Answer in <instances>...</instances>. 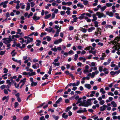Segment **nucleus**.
I'll return each instance as SVG.
<instances>
[{
    "instance_id": "9b49d317",
    "label": "nucleus",
    "mask_w": 120,
    "mask_h": 120,
    "mask_svg": "<svg viewBox=\"0 0 120 120\" xmlns=\"http://www.w3.org/2000/svg\"><path fill=\"white\" fill-rule=\"evenodd\" d=\"M36 65H38V68L39 67V65L38 64V63H35L32 66V67L34 69H37V66Z\"/></svg>"
},
{
    "instance_id": "a878e982",
    "label": "nucleus",
    "mask_w": 120,
    "mask_h": 120,
    "mask_svg": "<svg viewBox=\"0 0 120 120\" xmlns=\"http://www.w3.org/2000/svg\"><path fill=\"white\" fill-rule=\"evenodd\" d=\"M52 64H53L55 66H59L60 64V63L59 62H58L57 63H55L54 62H52Z\"/></svg>"
},
{
    "instance_id": "bf43d9fd",
    "label": "nucleus",
    "mask_w": 120,
    "mask_h": 120,
    "mask_svg": "<svg viewBox=\"0 0 120 120\" xmlns=\"http://www.w3.org/2000/svg\"><path fill=\"white\" fill-rule=\"evenodd\" d=\"M6 44L7 45V47H8V48H7L6 49L7 50H8L10 48V46H11V44H10V43Z\"/></svg>"
},
{
    "instance_id": "4468645a",
    "label": "nucleus",
    "mask_w": 120,
    "mask_h": 120,
    "mask_svg": "<svg viewBox=\"0 0 120 120\" xmlns=\"http://www.w3.org/2000/svg\"><path fill=\"white\" fill-rule=\"evenodd\" d=\"M30 8V4L29 3H27V6L26 8V11H28L29 10Z\"/></svg>"
},
{
    "instance_id": "72a5a7b5",
    "label": "nucleus",
    "mask_w": 120,
    "mask_h": 120,
    "mask_svg": "<svg viewBox=\"0 0 120 120\" xmlns=\"http://www.w3.org/2000/svg\"><path fill=\"white\" fill-rule=\"evenodd\" d=\"M55 47L52 48L51 50L54 52H56L57 51V49L56 48V46H55Z\"/></svg>"
},
{
    "instance_id": "c85d7f7f",
    "label": "nucleus",
    "mask_w": 120,
    "mask_h": 120,
    "mask_svg": "<svg viewBox=\"0 0 120 120\" xmlns=\"http://www.w3.org/2000/svg\"><path fill=\"white\" fill-rule=\"evenodd\" d=\"M78 7H79L80 8H83L84 7V6L83 5L81 4L80 3L78 4H77Z\"/></svg>"
},
{
    "instance_id": "5fc2aeb1",
    "label": "nucleus",
    "mask_w": 120,
    "mask_h": 120,
    "mask_svg": "<svg viewBox=\"0 0 120 120\" xmlns=\"http://www.w3.org/2000/svg\"><path fill=\"white\" fill-rule=\"evenodd\" d=\"M104 101L103 100L100 101L99 102V103L101 105H102L103 104H104Z\"/></svg>"
},
{
    "instance_id": "864d4df0",
    "label": "nucleus",
    "mask_w": 120,
    "mask_h": 120,
    "mask_svg": "<svg viewBox=\"0 0 120 120\" xmlns=\"http://www.w3.org/2000/svg\"><path fill=\"white\" fill-rule=\"evenodd\" d=\"M47 34L46 33H41L40 37H43V35H46Z\"/></svg>"
},
{
    "instance_id": "de8ad7c7",
    "label": "nucleus",
    "mask_w": 120,
    "mask_h": 120,
    "mask_svg": "<svg viewBox=\"0 0 120 120\" xmlns=\"http://www.w3.org/2000/svg\"><path fill=\"white\" fill-rule=\"evenodd\" d=\"M81 30L84 33H86V30L85 28H82Z\"/></svg>"
},
{
    "instance_id": "20e7f679",
    "label": "nucleus",
    "mask_w": 120,
    "mask_h": 120,
    "mask_svg": "<svg viewBox=\"0 0 120 120\" xmlns=\"http://www.w3.org/2000/svg\"><path fill=\"white\" fill-rule=\"evenodd\" d=\"M110 74L111 75L114 76L116 74L117 75H118L119 73L118 71H111L110 72Z\"/></svg>"
},
{
    "instance_id": "b1692460",
    "label": "nucleus",
    "mask_w": 120,
    "mask_h": 120,
    "mask_svg": "<svg viewBox=\"0 0 120 120\" xmlns=\"http://www.w3.org/2000/svg\"><path fill=\"white\" fill-rule=\"evenodd\" d=\"M100 92L103 94L105 93V91L104 90V89L103 88H101L100 90Z\"/></svg>"
},
{
    "instance_id": "a18cd8bd",
    "label": "nucleus",
    "mask_w": 120,
    "mask_h": 120,
    "mask_svg": "<svg viewBox=\"0 0 120 120\" xmlns=\"http://www.w3.org/2000/svg\"><path fill=\"white\" fill-rule=\"evenodd\" d=\"M5 51H1L0 52V55H3L4 53H5Z\"/></svg>"
},
{
    "instance_id": "e433bc0d",
    "label": "nucleus",
    "mask_w": 120,
    "mask_h": 120,
    "mask_svg": "<svg viewBox=\"0 0 120 120\" xmlns=\"http://www.w3.org/2000/svg\"><path fill=\"white\" fill-rule=\"evenodd\" d=\"M95 92L94 91H92L91 92V94H90V96L91 97L94 96V94L95 93Z\"/></svg>"
},
{
    "instance_id": "37998d69",
    "label": "nucleus",
    "mask_w": 120,
    "mask_h": 120,
    "mask_svg": "<svg viewBox=\"0 0 120 120\" xmlns=\"http://www.w3.org/2000/svg\"><path fill=\"white\" fill-rule=\"evenodd\" d=\"M4 71V73H7L8 71V70L6 68H4L3 69Z\"/></svg>"
},
{
    "instance_id": "412c9836",
    "label": "nucleus",
    "mask_w": 120,
    "mask_h": 120,
    "mask_svg": "<svg viewBox=\"0 0 120 120\" xmlns=\"http://www.w3.org/2000/svg\"><path fill=\"white\" fill-rule=\"evenodd\" d=\"M85 86L86 88L88 89H90L91 88V86L90 84H86L85 85Z\"/></svg>"
},
{
    "instance_id": "f03ea898",
    "label": "nucleus",
    "mask_w": 120,
    "mask_h": 120,
    "mask_svg": "<svg viewBox=\"0 0 120 120\" xmlns=\"http://www.w3.org/2000/svg\"><path fill=\"white\" fill-rule=\"evenodd\" d=\"M3 40L4 41V43L6 44L9 43L11 41L8 38H4Z\"/></svg>"
},
{
    "instance_id": "4c0bfd02",
    "label": "nucleus",
    "mask_w": 120,
    "mask_h": 120,
    "mask_svg": "<svg viewBox=\"0 0 120 120\" xmlns=\"http://www.w3.org/2000/svg\"><path fill=\"white\" fill-rule=\"evenodd\" d=\"M51 15V14H49V15H46L45 17V18L46 19H47L50 17Z\"/></svg>"
},
{
    "instance_id": "c03bdc74",
    "label": "nucleus",
    "mask_w": 120,
    "mask_h": 120,
    "mask_svg": "<svg viewBox=\"0 0 120 120\" xmlns=\"http://www.w3.org/2000/svg\"><path fill=\"white\" fill-rule=\"evenodd\" d=\"M6 87V86L5 85H3L0 86V88L1 89L3 90Z\"/></svg>"
},
{
    "instance_id": "9d476101",
    "label": "nucleus",
    "mask_w": 120,
    "mask_h": 120,
    "mask_svg": "<svg viewBox=\"0 0 120 120\" xmlns=\"http://www.w3.org/2000/svg\"><path fill=\"white\" fill-rule=\"evenodd\" d=\"M68 115L66 114L65 112L63 113L62 115V117L65 119H67L68 118Z\"/></svg>"
},
{
    "instance_id": "3c124183",
    "label": "nucleus",
    "mask_w": 120,
    "mask_h": 120,
    "mask_svg": "<svg viewBox=\"0 0 120 120\" xmlns=\"http://www.w3.org/2000/svg\"><path fill=\"white\" fill-rule=\"evenodd\" d=\"M19 104L17 102H15V108H16L17 106L19 105Z\"/></svg>"
},
{
    "instance_id": "603ef678",
    "label": "nucleus",
    "mask_w": 120,
    "mask_h": 120,
    "mask_svg": "<svg viewBox=\"0 0 120 120\" xmlns=\"http://www.w3.org/2000/svg\"><path fill=\"white\" fill-rule=\"evenodd\" d=\"M46 38L47 39V41H49L51 40V38L49 36H46Z\"/></svg>"
},
{
    "instance_id": "5701e85b",
    "label": "nucleus",
    "mask_w": 120,
    "mask_h": 120,
    "mask_svg": "<svg viewBox=\"0 0 120 120\" xmlns=\"http://www.w3.org/2000/svg\"><path fill=\"white\" fill-rule=\"evenodd\" d=\"M2 5H3V7L4 8H5L7 7V5L3 3V2L1 3L0 4V6Z\"/></svg>"
},
{
    "instance_id": "ddd939ff",
    "label": "nucleus",
    "mask_w": 120,
    "mask_h": 120,
    "mask_svg": "<svg viewBox=\"0 0 120 120\" xmlns=\"http://www.w3.org/2000/svg\"><path fill=\"white\" fill-rule=\"evenodd\" d=\"M12 59L14 61L18 63H19V64L21 65V61L20 60L18 61L17 60H15L14 58H12Z\"/></svg>"
},
{
    "instance_id": "680f3d73",
    "label": "nucleus",
    "mask_w": 120,
    "mask_h": 120,
    "mask_svg": "<svg viewBox=\"0 0 120 120\" xmlns=\"http://www.w3.org/2000/svg\"><path fill=\"white\" fill-rule=\"evenodd\" d=\"M72 2H67V4L68 6H70L72 5Z\"/></svg>"
},
{
    "instance_id": "09e8293b",
    "label": "nucleus",
    "mask_w": 120,
    "mask_h": 120,
    "mask_svg": "<svg viewBox=\"0 0 120 120\" xmlns=\"http://www.w3.org/2000/svg\"><path fill=\"white\" fill-rule=\"evenodd\" d=\"M103 66H100L99 67V71L100 72H101L103 70Z\"/></svg>"
},
{
    "instance_id": "f3484780",
    "label": "nucleus",
    "mask_w": 120,
    "mask_h": 120,
    "mask_svg": "<svg viewBox=\"0 0 120 120\" xmlns=\"http://www.w3.org/2000/svg\"><path fill=\"white\" fill-rule=\"evenodd\" d=\"M95 29V27H91L88 29V31L89 32H91Z\"/></svg>"
},
{
    "instance_id": "338daca9",
    "label": "nucleus",
    "mask_w": 120,
    "mask_h": 120,
    "mask_svg": "<svg viewBox=\"0 0 120 120\" xmlns=\"http://www.w3.org/2000/svg\"><path fill=\"white\" fill-rule=\"evenodd\" d=\"M59 43L58 42V40H56L54 42V44H59Z\"/></svg>"
},
{
    "instance_id": "0eeeda50",
    "label": "nucleus",
    "mask_w": 120,
    "mask_h": 120,
    "mask_svg": "<svg viewBox=\"0 0 120 120\" xmlns=\"http://www.w3.org/2000/svg\"><path fill=\"white\" fill-rule=\"evenodd\" d=\"M106 14L109 15L110 17H112L113 15V14L112 12H109V11H107L106 12Z\"/></svg>"
},
{
    "instance_id": "6e6552de",
    "label": "nucleus",
    "mask_w": 120,
    "mask_h": 120,
    "mask_svg": "<svg viewBox=\"0 0 120 120\" xmlns=\"http://www.w3.org/2000/svg\"><path fill=\"white\" fill-rule=\"evenodd\" d=\"M33 40V39L32 38L28 37L27 38V41L26 42V44H27L31 42Z\"/></svg>"
},
{
    "instance_id": "052dcab7",
    "label": "nucleus",
    "mask_w": 120,
    "mask_h": 120,
    "mask_svg": "<svg viewBox=\"0 0 120 120\" xmlns=\"http://www.w3.org/2000/svg\"><path fill=\"white\" fill-rule=\"evenodd\" d=\"M4 93L6 94H7L8 93L7 90L6 89H4Z\"/></svg>"
},
{
    "instance_id": "f8f14e48",
    "label": "nucleus",
    "mask_w": 120,
    "mask_h": 120,
    "mask_svg": "<svg viewBox=\"0 0 120 120\" xmlns=\"http://www.w3.org/2000/svg\"><path fill=\"white\" fill-rule=\"evenodd\" d=\"M9 98V96H4L2 98V100L4 101L5 99H6V102H7Z\"/></svg>"
},
{
    "instance_id": "6e6d98bb",
    "label": "nucleus",
    "mask_w": 120,
    "mask_h": 120,
    "mask_svg": "<svg viewBox=\"0 0 120 120\" xmlns=\"http://www.w3.org/2000/svg\"><path fill=\"white\" fill-rule=\"evenodd\" d=\"M90 47H91V46H89L88 47H86V48H85L84 49L85 50H89L90 49Z\"/></svg>"
},
{
    "instance_id": "49530a36",
    "label": "nucleus",
    "mask_w": 120,
    "mask_h": 120,
    "mask_svg": "<svg viewBox=\"0 0 120 120\" xmlns=\"http://www.w3.org/2000/svg\"><path fill=\"white\" fill-rule=\"evenodd\" d=\"M108 94V95H111L112 96H113L114 95V94L111 92H109Z\"/></svg>"
},
{
    "instance_id": "1a4fd4ad",
    "label": "nucleus",
    "mask_w": 120,
    "mask_h": 120,
    "mask_svg": "<svg viewBox=\"0 0 120 120\" xmlns=\"http://www.w3.org/2000/svg\"><path fill=\"white\" fill-rule=\"evenodd\" d=\"M86 13H85L81 14L80 16L78 18L80 19H83L84 17V15H85Z\"/></svg>"
},
{
    "instance_id": "cd10ccee",
    "label": "nucleus",
    "mask_w": 120,
    "mask_h": 120,
    "mask_svg": "<svg viewBox=\"0 0 120 120\" xmlns=\"http://www.w3.org/2000/svg\"><path fill=\"white\" fill-rule=\"evenodd\" d=\"M72 106H71L68 107L66 109V110L65 111L66 112H67L68 111L70 110V109L71 108Z\"/></svg>"
},
{
    "instance_id": "79ce46f5",
    "label": "nucleus",
    "mask_w": 120,
    "mask_h": 120,
    "mask_svg": "<svg viewBox=\"0 0 120 120\" xmlns=\"http://www.w3.org/2000/svg\"><path fill=\"white\" fill-rule=\"evenodd\" d=\"M94 26L96 27H98V22L97 21H95L94 22Z\"/></svg>"
},
{
    "instance_id": "c756f323",
    "label": "nucleus",
    "mask_w": 120,
    "mask_h": 120,
    "mask_svg": "<svg viewBox=\"0 0 120 120\" xmlns=\"http://www.w3.org/2000/svg\"><path fill=\"white\" fill-rule=\"evenodd\" d=\"M19 40L20 41V42L22 44L24 42V39L22 38H19Z\"/></svg>"
},
{
    "instance_id": "393cba45",
    "label": "nucleus",
    "mask_w": 120,
    "mask_h": 120,
    "mask_svg": "<svg viewBox=\"0 0 120 120\" xmlns=\"http://www.w3.org/2000/svg\"><path fill=\"white\" fill-rule=\"evenodd\" d=\"M106 6H105L103 7H101V11L102 12L106 8Z\"/></svg>"
},
{
    "instance_id": "6ab92c4d",
    "label": "nucleus",
    "mask_w": 120,
    "mask_h": 120,
    "mask_svg": "<svg viewBox=\"0 0 120 120\" xmlns=\"http://www.w3.org/2000/svg\"><path fill=\"white\" fill-rule=\"evenodd\" d=\"M21 30L20 29H19L17 30V34H19L20 35H21L22 34H23V33H22L20 32L21 31Z\"/></svg>"
},
{
    "instance_id": "a211bd4d",
    "label": "nucleus",
    "mask_w": 120,
    "mask_h": 120,
    "mask_svg": "<svg viewBox=\"0 0 120 120\" xmlns=\"http://www.w3.org/2000/svg\"><path fill=\"white\" fill-rule=\"evenodd\" d=\"M100 30H101V29L98 27L97 28V31H96L95 32L94 35L97 36V35L99 33L98 32H99Z\"/></svg>"
},
{
    "instance_id": "2f4dec72",
    "label": "nucleus",
    "mask_w": 120,
    "mask_h": 120,
    "mask_svg": "<svg viewBox=\"0 0 120 120\" xmlns=\"http://www.w3.org/2000/svg\"><path fill=\"white\" fill-rule=\"evenodd\" d=\"M112 4L110 3H107L106 4V6L107 7H110L112 6Z\"/></svg>"
},
{
    "instance_id": "0e129e2a",
    "label": "nucleus",
    "mask_w": 120,
    "mask_h": 120,
    "mask_svg": "<svg viewBox=\"0 0 120 120\" xmlns=\"http://www.w3.org/2000/svg\"><path fill=\"white\" fill-rule=\"evenodd\" d=\"M10 16L9 13L8 12H7L6 14V16L7 18L9 17Z\"/></svg>"
},
{
    "instance_id": "2eb2a0df",
    "label": "nucleus",
    "mask_w": 120,
    "mask_h": 120,
    "mask_svg": "<svg viewBox=\"0 0 120 120\" xmlns=\"http://www.w3.org/2000/svg\"><path fill=\"white\" fill-rule=\"evenodd\" d=\"M108 69H107L106 68H105L103 70V71L105 72V73L106 74H108L109 73V72L108 71Z\"/></svg>"
},
{
    "instance_id": "58836bf2",
    "label": "nucleus",
    "mask_w": 120,
    "mask_h": 120,
    "mask_svg": "<svg viewBox=\"0 0 120 120\" xmlns=\"http://www.w3.org/2000/svg\"><path fill=\"white\" fill-rule=\"evenodd\" d=\"M84 4L85 5H87L88 4V1L87 0H84L83 1Z\"/></svg>"
},
{
    "instance_id": "f257e3e1",
    "label": "nucleus",
    "mask_w": 120,
    "mask_h": 120,
    "mask_svg": "<svg viewBox=\"0 0 120 120\" xmlns=\"http://www.w3.org/2000/svg\"><path fill=\"white\" fill-rule=\"evenodd\" d=\"M96 14V15L98 16V17L99 18H101L103 17H105L106 16L104 15L103 13H101L100 12H97Z\"/></svg>"
},
{
    "instance_id": "8fccbe9b",
    "label": "nucleus",
    "mask_w": 120,
    "mask_h": 120,
    "mask_svg": "<svg viewBox=\"0 0 120 120\" xmlns=\"http://www.w3.org/2000/svg\"><path fill=\"white\" fill-rule=\"evenodd\" d=\"M77 112L78 113H83V110L80 109L77 111Z\"/></svg>"
},
{
    "instance_id": "ea45409f",
    "label": "nucleus",
    "mask_w": 120,
    "mask_h": 120,
    "mask_svg": "<svg viewBox=\"0 0 120 120\" xmlns=\"http://www.w3.org/2000/svg\"><path fill=\"white\" fill-rule=\"evenodd\" d=\"M111 28V29H112L113 28L112 26L111 25H109L105 27V28L106 29H108V28Z\"/></svg>"
},
{
    "instance_id": "f704fd0d",
    "label": "nucleus",
    "mask_w": 120,
    "mask_h": 120,
    "mask_svg": "<svg viewBox=\"0 0 120 120\" xmlns=\"http://www.w3.org/2000/svg\"><path fill=\"white\" fill-rule=\"evenodd\" d=\"M6 83L7 84H8L11 85L12 82H10V81L9 80H6Z\"/></svg>"
},
{
    "instance_id": "423d86ee",
    "label": "nucleus",
    "mask_w": 120,
    "mask_h": 120,
    "mask_svg": "<svg viewBox=\"0 0 120 120\" xmlns=\"http://www.w3.org/2000/svg\"><path fill=\"white\" fill-rule=\"evenodd\" d=\"M85 100H84L83 101V102H82L83 104V106L85 107H87L89 105V103L88 101H86L84 102V101Z\"/></svg>"
},
{
    "instance_id": "7c9ffc66",
    "label": "nucleus",
    "mask_w": 120,
    "mask_h": 120,
    "mask_svg": "<svg viewBox=\"0 0 120 120\" xmlns=\"http://www.w3.org/2000/svg\"><path fill=\"white\" fill-rule=\"evenodd\" d=\"M52 28H51L50 29L48 28H46L45 29V31H48L50 33L52 32Z\"/></svg>"
},
{
    "instance_id": "4be33fe9",
    "label": "nucleus",
    "mask_w": 120,
    "mask_h": 120,
    "mask_svg": "<svg viewBox=\"0 0 120 120\" xmlns=\"http://www.w3.org/2000/svg\"><path fill=\"white\" fill-rule=\"evenodd\" d=\"M37 84V82H32L31 84V86H36Z\"/></svg>"
},
{
    "instance_id": "39448f33",
    "label": "nucleus",
    "mask_w": 120,
    "mask_h": 120,
    "mask_svg": "<svg viewBox=\"0 0 120 120\" xmlns=\"http://www.w3.org/2000/svg\"><path fill=\"white\" fill-rule=\"evenodd\" d=\"M96 14H94L92 15L93 19L92 20V22L95 21L97 20V18L96 16Z\"/></svg>"
},
{
    "instance_id": "aec40b11",
    "label": "nucleus",
    "mask_w": 120,
    "mask_h": 120,
    "mask_svg": "<svg viewBox=\"0 0 120 120\" xmlns=\"http://www.w3.org/2000/svg\"><path fill=\"white\" fill-rule=\"evenodd\" d=\"M111 104L113 105V106L114 107H116L117 105L114 101H112L111 102Z\"/></svg>"
},
{
    "instance_id": "69168bd1",
    "label": "nucleus",
    "mask_w": 120,
    "mask_h": 120,
    "mask_svg": "<svg viewBox=\"0 0 120 120\" xmlns=\"http://www.w3.org/2000/svg\"><path fill=\"white\" fill-rule=\"evenodd\" d=\"M31 4V7H33L35 5V4L34 3V2H32L30 3Z\"/></svg>"
},
{
    "instance_id": "c9c22d12",
    "label": "nucleus",
    "mask_w": 120,
    "mask_h": 120,
    "mask_svg": "<svg viewBox=\"0 0 120 120\" xmlns=\"http://www.w3.org/2000/svg\"><path fill=\"white\" fill-rule=\"evenodd\" d=\"M29 118V116L27 115L25 116L23 118V120H27Z\"/></svg>"
},
{
    "instance_id": "473e14b6",
    "label": "nucleus",
    "mask_w": 120,
    "mask_h": 120,
    "mask_svg": "<svg viewBox=\"0 0 120 120\" xmlns=\"http://www.w3.org/2000/svg\"><path fill=\"white\" fill-rule=\"evenodd\" d=\"M95 3H94L93 5L94 6H97L98 5L97 3L98 2V0H95L94 1Z\"/></svg>"
},
{
    "instance_id": "774afa93",
    "label": "nucleus",
    "mask_w": 120,
    "mask_h": 120,
    "mask_svg": "<svg viewBox=\"0 0 120 120\" xmlns=\"http://www.w3.org/2000/svg\"><path fill=\"white\" fill-rule=\"evenodd\" d=\"M40 120H45V119L44 118V116H41L40 118Z\"/></svg>"
},
{
    "instance_id": "e2e57ef3",
    "label": "nucleus",
    "mask_w": 120,
    "mask_h": 120,
    "mask_svg": "<svg viewBox=\"0 0 120 120\" xmlns=\"http://www.w3.org/2000/svg\"><path fill=\"white\" fill-rule=\"evenodd\" d=\"M85 15H86L87 16H88L90 17L91 16V15L89 13H86Z\"/></svg>"
},
{
    "instance_id": "7ed1b4c3",
    "label": "nucleus",
    "mask_w": 120,
    "mask_h": 120,
    "mask_svg": "<svg viewBox=\"0 0 120 120\" xmlns=\"http://www.w3.org/2000/svg\"><path fill=\"white\" fill-rule=\"evenodd\" d=\"M107 107V106L105 105H103L102 106L100 107V110L101 111H103L106 109V108Z\"/></svg>"
},
{
    "instance_id": "dca6fc26",
    "label": "nucleus",
    "mask_w": 120,
    "mask_h": 120,
    "mask_svg": "<svg viewBox=\"0 0 120 120\" xmlns=\"http://www.w3.org/2000/svg\"><path fill=\"white\" fill-rule=\"evenodd\" d=\"M40 18L39 17H37L36 16H34L33 17V19L35 21H36L39 19Z\"/></svg>"
},
{
    "instance_id": "13d9d810",
    "label": "nucleus",
    "mask_w": 120,
    "mask_h": 120,
    "mask_svg": "<svg viewBox=\"0 0 120 120\" xmlns=\"http://www.w3.org/2000/svg\"><path fill=\"white\" fill-rule=\"evenodd\" d=\"M53 117L56 120H57L59 118L58 116H53Z\"/></svg>"
},
{
    "instance_id": "4d7b16f0",
    "label": "nucleus",
    "mask_w": 120,
    "mask_h": 120,
    "mask_svg": "<svg viewBox=\"0 0 120 120\" xmlns=\"http://www.w3.org/2000/svg\"><path fill=\"white\" fill-rule=\"evenodd\" d=\"M116 81H115L114 82L109 84V87L110 88H112L113 86V83H114V82H115Z\"/></svg>"
},
{
    "instance_id": "bb28decb",
    "label": "nucleus",
    "mask_w": 120,
    "mask_h": 120,
    "mask_svg": "<svg viewBox=\"0 0 120 120\" xmlns=\"http://www.w3.org/2000/svg\"><path fill=\"white\" fill-rule=\"evenodd\" d=\"M62 99L61 98H59L58 100L56 101V104L59 103L60 101H62Z\"/></svg>"
},
{
    "instance_id": "a19ab883",
    "label": "nucleus",
    "mask_w": 120,
    "mask_h": 120,
    "mask_svg": "<svg viewBox=\"0 0 120 120\" xmlns=\"http://www.w3.org/2000/svg\"><path fill=\"white\" fill-rule=\"evenodd\" d=\"M115 39L113 41H111V42L113 44H116V43L117 42V41H115Z\"/></svg>"
}]
</instances>
